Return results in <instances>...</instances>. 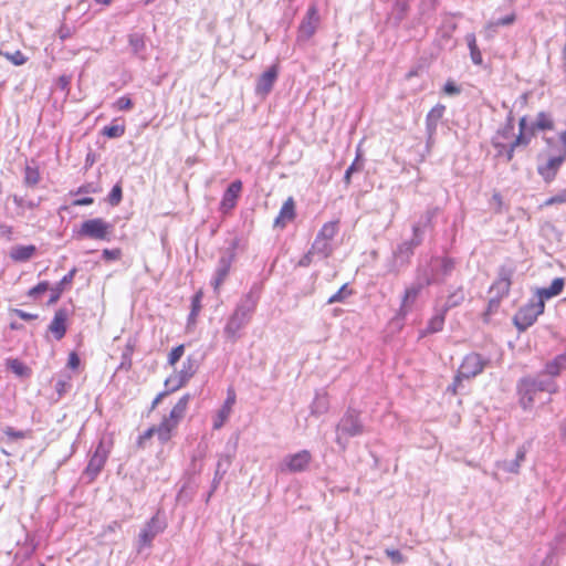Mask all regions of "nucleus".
<instances>
[{"label":"nucleus","mask_w":566,"mask_h":566,"mask_svg":"<svg viewBox=\"0 0 566 566\" xmlns=\"http://www.w3.org/2000/svg\"><path fill=\"white\" fill-rule=\"evenodd\" d=\"M318 23L317 10L311 7L298 27L297 42H307L315 34Z\"/></svg>","instance_id":"obj_16"},{"label":"nucleus","mask_w":566,"mask_h":566,"mask_svg":"<svg viewBox=\"0 0 566 566\" xmlns=\"http://www.w3.org/2000/svg\"><path fill=\"white\" fill-rule=\"evenodd\" d=\"M415 281L421 283L426 287L437 284L431 261L426 265H419L417 268Z\"/></svg>","instance_id":"obj_30"},{"label":"nucleus","mask_w":566,"mask_h":566,"mask_svg":"<svg viewBox=\"0 0 566 566\" xmlns=\"http://www.w3.org/2000/svg\"><path fill=\"white\" fill-rule=\"evenodd\" d=\"M565 155H556L552 156L547 159L546 163L537 166V172L543 178V180L547 184L552 182L562 165L565 163Z\"/></svg>","instance_id":"obj_17"},{"label":"nucleus","mask_w":566,"mask_h":566,"mask_svg":"<svg viewBox=\"0 0 566 566\" xmlns=\"http://www.w3.org/2000/svg\"><path fill=\"white\" fill-rule=\"evenodd\" d=\"M501 301H502V298H500L499 296L491 295L489 303H488V308L485 311V315H492L495 312H497V310L501 305Z\"/></svg>","instance_id":"obj_56"},{"label":"nucleus","mask_w":566,"mask_h":566,"mask_svg":"<svg viewBox=\"0 0 566 566\" xmlns=\"http://www.w3.org/2000/svg\"><path fill=\"white\" fill-rule=\"evenodd\" d=\"M9 369L14 373L15 375L23 377L29 375V368L24 366L21 361L18 359H11L8 361Z\"/></svg>","instance_id":"obj_48"},{"label":"nucleus","mask_w":566,"mask_h":566,"mask_svg":"<svg viewBox=\"0 0 566 566\" xmlns=\"http://www.w3.org/2000/svg\"><path fill=\"white\" fill-rule=\"evenodd\" d=\"M311 460L312 454L307 450H301L294 454H287L281 463V471L291 473L303 472L308 468Z\"/></svg>","instance_id":"obj_13"},{"label":"nucleus","mask_w":566,"mask_h":566,"mask_svg":"<svg viewBox=\"0 0 566 566\" xmlns=\"http://www.w3.org/2000/svg\"><path fill=\"white\" fill-rule=\"evenodd\" d=\"M67 314L65 311H59L55 313L51 324L49 325V331L52 333L56 340H60L64 337L66 332V322Z\"/></svg>","instance_id":"obj_27"},{"label":"nucleus","mask_w":566,"mask_h":566,"mask_svg":"<svg viewBox=\"0 0 566 566\" xmlns=\"http://www.w3.org/2000/svg\"><path fill=\"white\" fill-rule=\"evenodd\" d=\"M465 294L463 287H457L453 292L449 293L446 303L441 307L443 312H449L451 308L461 305L464 302Z\"/></svg>","instance_id":"obj_34"},{"label":"nucleus","mask_w":566,"mask_h":566,"mask_svg":"<svg viewBox=\"0 0 566 566\" xmlns=\"http://www.w3.org/2000/svg\"><path fill=\"white\" fill-rule=\"evenodd\" d=\"M102 134L108 138H118L125 134V126L120 124H111L105 126Z\"/></svg>","instance_id":"obj_43"},{"label":"nucleus","mask_w":566,"mask_h":566,"mask_svg":"<svg viewBox=\"0 0 566 566\" xmlns=\"http://www.w3.org/2000/svg\"><path fill=\"white\" fill-rule=\"evenodd\" d=\"M0 238L7 241L13 240V228L7 223H0Z\"/></svg>","instance_id":"obj_63"},{"label":"nucleus","mask_w":566,"mask_h":566,"mask_svg":"<svg viewBox=\"0 0 566 566\" xmlns=\"http://www.w3.org/2000/svg\"><path fill=\"white\" fill-rule=\"evenodd\" d=\"M446 315L447 312H443L442 308H436V314L429 319L426 329L421 332V336L441 332L444 326Z\"/></svg>","instance_id":"obj_28"},{"label":"nucleus","mask_w":566,"mask_h":566,"mask_svg":"<svg viewBox=\"0 0 566 566\" xmlns=\"http://www.w3.org/2000/svg\"><path fill=\"white\" fill-rule=\"evenodd\" d=\"M554 122L549 114L539 112L536 119L530 125L531 135H534L536 130H553Z\"/></svg>","instance_id":"obj_32"},{"label":"nucleus","mask_w":566,"mask_h":566,"mask_svg":"<svg viewBox=\"0 0 566 566\" xmlns=\"http://www.w3.org/2000/svg\"><path fill=\"white\" fill-rule=\"evenodd\" d=\"M353 294V290L348 289V284H344L336 293L328 300L327 304L342 303Z\"/></svg>","instance_id":"obj_44"},{"label":"nucleus","mask_w":566,"mask_h":566,"mask_svg":"<svg viewBox=\"0 0 566 566\" xmlns=\"http://www.w3.org/2000/svg\"><path fill=\"white\" fill-rule=\"evenodd\" d=\"M102 256L106 261H115L120 259L122 250L120 249H105L103 250Z\"/></svg>","instance_id":"obj_57"},{"label":"nucleus","mask_w":566,"mask_h":566,"mask_svg":"<svg viewBox=\"0 0 566 566\" xmlns=\"http://www.w3.org/2000/svg\"><path fill=\"white\" fill-rule=\"evenodd\" d=\"M395 10L397 11L395 19L398 23H400L406 18L408 11L407 0H396Z\"/></svg>","instance_id":"obj_50"},{"label":"nucleus","mask_w":566,"mask_h":566,"mask_svg":"<svg viewBox=\"0 0 566 566\" xmlns=\"http://www.w3.org/2000/svg\"><path fill=\"white\" fill-rule=\"evenodd\" d=\"M514 130V117L512 112L509 113L505 125L499 129L497 135L504 139H509L513 136Z\"/></svg>","instance_id":"obj_45"},{"label":"nucleus","mask_w":566,"mask_h":566,"mask_svg":"<svg viewBox=\"0 0 566 566\" xmlns=\"http://www.w3.org/2000/svg\"><path fill=\"white\" fill-rule=\"evenodd\" d=\"M295 217V203L290 197L281 207L279 216L274 219V227L284 228L286 222L293 220Z\"/></svg>","instance_id":"obj_26"},{"label":"nucleus","mask_w":566,"mask_h":566,"mask_svg":"<svg viewBox=\"0 0 566 566\" xmlns=\"http://www.w3.org/2000/svg\"><path fill=\"white\" fill-rule=\"evenodd\" d=\"M531 448V442H525L520 446L516 450L515 458L513 460H504L501 462L500 468L509 473H518L522 463L525 461L526 453Z\"/></svg>","instance_id":"obj_22"},{"label":"nucleus","mask_w":566,"mask_h":566,"mask_svg":"<svg viewBox=\"0 0 566 566\" xmlns=\"http://www.w3.org/2000/svg\"><path fill=\"white\" fill-rule=\"evenodd\" d=\"M361 169V165H358V158H356L352 165L346 169L344 175V181L346 185L350 184L352 175Z\"/></svg>","instance_id":"obj_58"},{"label":"nucleus","mask_w":566,"mask_h":566,"mask_svg":"<svg viewBox=\"0 0 566 566\" xmlns=\"http://www.w3.org/2000/svg\"><path fill=\"white\" fill-rule=\"evenodd\" d=\"M40 181V172L36 167L27 166L24 170V184L29 187L38 185Z\"/></svg>","instance_id":"obj_42"},{"label":"nucleus","mask_w":566,"mask_h":566,"mask_svg":"<svg viewBox=\"0 0 566 566\" xmlns=\"http://www.w3.org/2000/svg\"><path fill=\"white\" fill-rule=\"evenodd\" d=\"M440 213L439 207H429L427 210L421 214L419 221L413 224L412 228H419L421 237L423 238L424 230L427 228L432 227L433 219Z\"/></svg>","instance_id":"obj_33"},{"label":"nucleus","mask_w":566,"mask_h":566,"mask_svg":"<svg viewBox=\"0 0 566 566\" xmlns=\"http://www.w3.org/2000/svg\"><path fill=\"white\" fill-rule=\"evenodd\" d=\"M516 390L518 401L524 410L533 407L537 392L555 394L558 391L557 382L539 373L535 376H525L517 381Z\"/></svg>","instance_id":"obj_2"},{"label":"nucleus","mask_w":566,"mask_h":566,"mask_svg":"<svg viewBox=\"0 0 566 566\" xmlns=\"http://www.w3.org/2000/svg\"><path fill=\"white\" fill-rule=\"evenodd\" d=\"M385 554L391 559L392 564L395 565H400L406 562L405 556L398 549L386 548Z\"/></svg>","instance_id":"obj_52"},{"label":"nucleus","mask_w":566,"mask_h":566,"mask_svg":"<svg viewBox=\"0 0 566 566\" xmlns=\"http://www.w3.org/2000/svg\"><path fill=\"white\" fill-rule=\"evenodd\" d=\"M566 369V353L559 354L555 356L552 360L547 361L545 364V367L542 371H539L541 375H545L547 377H551L555 380L557 376L560 375L563 370Z\"/></svg>","instance_id":"obj_23"},{"label":"nucleus","mask_w":566,"mask_h":566,"mask_svg":"<svg viewBox=\"0 0 566 566\" xmlns=\"http://www.w3.org/2000/svg\"><path fill=\"white\" fill-rule=\"evenodd\" d=\"M531 132L530 133H520L518 136L512 142L513 147H527L532 139Z\"/></svg>","instance_id":"obj_54"},{"label":"nucleus","mask_w":566,"mask_h":566,"mask_svg":"<svg viewBox=\"0 0 566 566\" xmlns=\"http://www.w3.org/2000/svg\"><path fill=\"white\" fill-rule=\"evenodd\" d=\"M516 266L512 261L503 263L497 270V277L489 289V293L500 298H504L509 295L512 279L515 274Z\"/></svg>","instance_id":"obj_6"},{"label":"nucleus","mask_w":566,"mask_h":566,"mask_svg":"<svg viewBox=\"0 0 566 566\" xmlns=\"http://www.w3.org/2000/svg\"><path fill=\"white\" fill-rule=\"evenodd\" d=\"M190 398V394H185L170 410L169 416L165 417L159 423L158 439L161 443H165L170 439L171 431L177 427L186 413Z\"/></svg>","instance_id":"obj_4"},{"label":"nucleus","mask_w":566,"mask_h":566,"mask_svg":"<svg viewBox=\"0 0 566 566\" xmlns=\"http://www.w3.org/2000/svg\"><path fill=\"white\" fill-rule=\"evenodd\" d=\"M198 368V360L189 355L182 363V368L179 371H175L165 380V387L170 388V391L182 388L195 376Z\"/></svg>","instance_id":"obj_7"},{"label":"nucleus","mask_w":566,"mask_h":566,"mask_svg":"<svg viewBox=\"0 0 566 566\" xmlns=\"http://www.w3.org/2000/svg\"><path fill=\"white\" fill-rule=\"evenodd\" d=\"M423 241L419 228H412V238L409 241L400 243L394 251L395 259L401 264H407L413 255V251Z\"/></svg>","instance_id":"obj_14"},{"label":"nucleus","mask_w":566,"mask_h":566,"mask_svg":"<svg viewBox=\"0 0 566 566\" xmlns=\"http://www.w3.org/2000/svg\"><path fill=\"white\" fill-rule=\"evenodd\" d=\"M242 190V182L241 180H234L232 181L226 191L223 192L221 202H220V211L223 213L229 212L232 210L238 201V198L240 196V192Z\"/></svg>","instance_id":"obj_21"},{"label":"nucleus","mask_w":566,"mask_h":566,"mask_svg":"<svg viewBox=\"0 0 566 566\" xmlns=\"http://www.w3.org/2000/svg\"><path fill=\"white\" fill-rule=\"evenodd\" d=\"M493 146L499 149V153L501 154L502 150H506V160L507 161H511L514 157V150L517 148V147H513V143H511L509 146L502 144V143H499V142H495L493 140Z\"/></svg>","instance_id":"obj_53"},{"label":"nucleus","mask_w":566,"mask_h":566,"mask_svg":"<svg viewBox=\"0 0 566 566\" xmlns=\"http://www.w3.org/2000/svg\"><path fill=\"white\" fill-rule=\"evenodd\" d=\"M36 252V248L33 244L30 245H14L10 250V258L15 262L29 261Z\"/></svg>","instance_id":"obj_31"},{"label":"nucleus","mask_w":566,"mask_h":566,"mask_svg":"<svg viewBox=\"0 0 566 566\" xmlns=\"http://www.w3.org/2000/svg\"><path fill=\"white\" fill-rule=\"evenodd\" d=\"M424 287L426 286H423L421 283H418L415 280L408 287H406L401 300L400 308L398 311V316L400 318H405L407 316L412 305L415 304L417 297Z\"/></svg>","instance_id":"obj_18"},{"label":"nucleus","mask_w":566,"mask_h":566,"mask_svg":"<svg viewBox=\"0 0 566 566\" xmlns=\"http://www.w3.org/2000/svg\"><path fill=\"white\" fill-rule=\"evenodd\" d=\"M70 281H71V272L65 274L63 276V279L60 281V283H57L55 286L50 285L49 291H51V295H50L49 303H55L60 298V295L62 292V285L69 283Z\"/></svg>","instance_id":"obj_40"},{"label":"nucleus","mask_w":566,"mask_h":566,"mask_svg":"<svg viewBox=\"0 0 566 566\" xmlns=\"http://www.w3.org/2000/svg\"><path fill=\"white\" fill-rule=\"evenodd\" d=\"M333 251L334 249L331 241L316 235L310 249V254H315L321 259H327L332 255Z\"/></svg>","instance_id":"obj_29"},{"label":"nucleus","mask_w":566,"mask_h":566,"mask_svg":"<svg viewBox=\"0 0 566 566\" xmlns=\"http://www.w3.org/2000/svg\"><path fill=\"white\" fill-rule=\"evenodd\" d=\"M115 106L118 111H128L133 107V101L128 96H120L116 101Z\"/></svg>","instance_id":"obj_60"},{"label":"nucleus","mask_w":566,"mask_h":566,"mask_svg":"<svg viewBox=\"0 0 566 566\" xmlns=\"http://www.w3.org/2000/svg\"><path fill=\"white\" fill-rule=\"evenodd\" d=\"M109 451L111 442L106 443L104 440H102L96 447V450L91 457L84 471V475L87 476L88 482L93 481L99 474L108 458Z\"/></svg>","instance_id":"obj_11"},{"label":"nucleus","mask_w":566,"mask_h":566,"mask_svg":"<svg viewBox=\"0 0 566 566\" xmlns=\"http://www.w3.org/2000/svg\"><path fill=\"white\" fill-rule=\"evenodd\" d=\"M566 203V188L559 190L544 201L545 207Z\"/></svg>","instance_id":"obj_49"},{"label":"nucleus","mask_w":566,"mask_h":566,"mask_svg":"<svg viewBox=\"0 0 566 566\" xmlns=\"http://www.w3.org/2000/svg\"><path fill=\"white\" fill-rule=\"evenodd\" d=\"M515 19H516L515 14L510 13L503 18L492 20V22H494L496 27H506V25L513 24Z\"/></svg>","instance_id":"obj_62"},{"label":"nucleus","mask_w":566,"mask_h":566,"mask_svg":"<svg viewBox=\"0 0 566 566\" xmlns=\"http://www.w3.org/2000/svg\"><path fill=\"white\" fill-rule=\"evenodd\" d=\"M446 112V106L442 104H437L433 106L426 116V132L428 136L427 144L431 145L434 140V135L437 133L438 124L443 117Z\"/></svg>","instance_id":"obj_19"},{"label":"nucleus","mask_w":566,"mask_h":566,"mask_svg":"<svg viewBox=\"0 0 566 566\" xmlns=\"http://www.w3.org/2000/svg\"><path fill=\"white\" fill-rule=\"evenodd\" d=\"M203 297V292L199 290L195 293V295L191 297V311L188 315V323H193L196 321V317L198 316L200 310H201V301Z\"/></svg>","instance_id":"obj_39"},{"label":"nucleus","mask_w":566,"mask_h":566,"mask_svg":"<svg viewBox=\"0 0 566 566\" xmlns=\"http://www.w3.org/2000/svg\"><path fill=\"white\" fill-rule=\"evenodd\" d=\"M4 55L14 65H23L27 62V57L21 51H15L14 53H6Z\"/></svg>","instance_id":"obj_55"},{"label":"nucleus","mask_w":566,"mask_h":566,"mask_svg":"<svg viewBox=\"0 0 566 566\" xmlns=\"http://www.w3.org/2000/svg\"><path fill=\"white\" fill-rule=\"evenodd\" d=\"M166 527L167 523L165 518L160 517L158 513L155 514L138 535V552H140L143 547H150L154 538L163 533Z\"/></svg>","instance_id":"obj_10"},{"label":"nucleus","mask_w":566,"mask_h":566,"mask_svg":"<svg viewBox=\"0 0 566 566\" xmlns=\"http://www.w3.org/2000/svg\"><path fill=\"white\" fill-rule=\"evenodd\" d=\"M431 263L437 284L443 283L454 270V261L451 258L434 256L431 258Z\"/></svg>","instance_id":"obj_20"},{"label":"nucleus","mask_w":566,"mask_h":566,"mask_svg":"<svg viewBox=\"0 0 566 566\" xmlns=\"http://www.w3.org/2000/svg\"><path fill=\"white\" fill-rule=\"evenodd\" d=\"M129 45L134 53L139 54L143 52L146 48L145 39L143 34L139 33H133L129 35Z\"/></svg>","instance_id":"obj_41"},{"label":"nucleus","mask_w":566,"mask_h":566,"mask_svg":"<svg viewBox=\"0 0 566 566\" xmlns=\"http://www.w3.org/2000/svg\"><path fill=\"white\" fill-rule=\"evenodd\" d=\"M122 199H123L122 185H120V182H117L112 188V190H111V192L108 195L107 201H108V203L111 206L115 207V206H118L120 203Z\"/></svg>","instance_id":"obj_46"},{"label":"nucleus","mask_w":566,"mask_h":566,"mask_svg":"<svg viewBox=\"0 0 566 566\" xmlns=\"http://www.w3.org/2000/svg\"><path fill=\"white\" fill-rule=\"evenodd\" d=\"M564 285L565 282L563 277L554 279L548 287L537 289V298L535 301H543L545 303V300H549L552 297L559 295L563 292Z\"/></svg>","instance_id":"obj_25"},{"label":"nucleus","mask_w":566,"mask_h":566,"mask_svg":"<svg viewBox=\"0 0 566 566\" xmlns=\"http://www.w3.org/2000/svg\"><path fill=\"white\" fill-rule=\"evenodd\" d=\"M112 226L101 218L90 219L82 223L77 234L95 240H106Z\"/></svg>","instance_id":"obj_12"},{"label":"nucleus","mask_w":566,"mask_h":566,"mask_svg":"<svg viewBox=\"0 0 566 566\" xmlns=\"http://www.w3.org/2000/svg\"><path fill=\"white\" fill-rule=\"evenodd\" d=\"M365 431L366 427L361 419V412L348 407L335 427V442L340 450L345 451L348 447V440L364 434Z\"/></svg>","instance_id":"obj_3"},{"label":"nucleus","mask_w":566,"mask_h":566,"mask_svg":"<svg viewBox=\"0 0 566 566\" xmlns=\"http://www.w3.org/2000/svg\"><path fill=\"white\" fill-rule=\"evenodd\" d=\"M337 232L338 221H329L323 224V227L321 228L316 235L332 242Z\"/></svg>","instance_id":"obj_38"},{"label":"nucleus","mask_w":566,"mask_h":566,"mask_svg":"<svg viewBox=\"0 0 566 566\" xmlns=\"http://www.w3.org/2000/svg\"><path fill=\"white\" fill-rule=\"evenodd\" d=\"M49 289H50L49 282H46V281L40 282L38 285H35L34 287L29 290L28 296L33 300H39L42 296V294H44L45 292L49 291Z\"/></svg>","instance_id":"obj_47"},{"label":"nucleus","mask_w":566,"mask_h":566,"mask_svg":"<svg viewBox=\"0 0 566 566\" xmlns=\"http://www.w3.org/2000/svg\"><path fill=\"white\" fill-rule=\"evenodd\" d=\"M237 244H238L237 241H233L231 243V247H229L228 249H226L222 252V254L218 261V264H217L216 271H214V275L211 281V285L216 293L219 292L220 286L224 283V281L227 280V277L230 273L231 265L235 260Z\"/></svg>","instance_id":"obj_8"},{"label":"nucleus","mask_w":566,"mask_h":566,"mask_svg":"<svg viewBox=\"0 0 566 566\" xmlns=\"http://www.w3.org/2000/svg\"><path fill=\"white\" fill-rule=\"evenodd\" d=\"M234 402H235V392L233 389L230 388L228 390L227 399H226L223 406L221 407V409L218 411L217 418L213 421V429L218 430L224 424L226 420L230 416V412H231V409H232V406L234 405Z\"/></svg>","instance_id":"obj_24"},{"label":"nucleus","mask_w":566,"mask_h":566,"mask_svg":"<svg viewBox=\"0 0 566 566\" xmlns=\"http://www.w3.org/2000/svg\"><path fill=\"white\" fill-rule=\"evenodd\" d=\"M185 353V345H178L170 350L168 354V364L175 366L177 361L182 357Z\"/></svg>","instance_id":"obj_51"},{"label":"nucleus","mask_w":566,"mask_h":566,"mask_svg":"<svg viewBox=\"0 0 566 566\" xmlns=\"http://www.w3.org/2000/svg\"><path fill=\"white\" fill-rule=\"evenodd\" d=\"M443 92L448 95H458L461 93V88L453 81H448L443 86Z\"/></svg>","instance_id":"obj_64"},{"label":"nucleus","mask_w":566,"mask_h":566,"mask_svg":"<svg viewBox=\"0 0 566 566\" xmlns=\"http://www.w3.org/2000/svg\"><path fill=\"white\" fill-rule=\"evenodd\" d=\"M261 293L262 285L253 283L249 291L241 295L223 327L227 340L235 343L242 337V331L250 324L256 311Z\"/></svg>","instance_id":"obj_1"},{"label":"nucleus","mask_w":566,"mask_h":566,"mask_svg":"<svg viewBox=\"0 0 566 566\" xmlns=\"http://www.w3.org/2000/svg\"><path fill=\"white\" fill-rule=\"evenodd\" d=\"M233 458L234 451L232 453H224L219 457L216 465V472L218 478L226 475V473L228 472L232 464Z\"/></svg>","instance_id":"obj_37"},{"label":"nucleus","mask_w":566,"mask_h":566,"mask_svg":"<svg viewBox=\"0 0 566 566\" xmlns=\"http://www.w3.org/2000/svg\"><path fill=\"white\" fill-rule=\"evenodd\" d=\"M3 432L8 438H10L12 440L24 439L27 437L25 431L15 430L12 427H6L3 429Z\"/></svg>","instance_id":"obj_59"},{"label":"nucleus","mask_w":566,"mask_h":566,"mask_svg":"<svg viewBox=\"0 0 566 566\" xmlns=\"http://www.w3.org/2000/svg\"><path fill=\"white\" fill-rule=\"evenodd\" d=\"M329 408V402L326 394H316L312 405H311V413L313 416H321L327 412Z\"/></svg>","instance_id":"obj_35"},{"label":"nucleus","mask_w":566,"mask_h":566,"mask_svg":"<svg viewBox=\"0 0 566 566\" xmlns=\"http://www.w3.org/2000/svg\"><path fill=\"white\" fill-rule=\"evenodd\" d=\"M465 41L470 50V56L472 62L475 65H481L483 63V57L480 49L476 45V38L474 33H468L465 35Z\"/></svg>","instance_id":"obj_36"},{"label":"nucleus","mask_w":566,"mask_h":566,"mask_svg":"<svg viewBox=\"0 0 566 566\" xmlns=\"http://www.w3.org/2000/svg\"><path fill=\"white\" fill-rule=\"evenodd\" d=\"M489 364V359L482 357L478 353L468 354L460 365L458 374L455 376V382H461L462 379H470L481 374L485 366Z\"/></svg>","instance_id":"obj_9"},{"label":"nucleus","mask_w":566,"mask_h":566,"mask_svg":"<svg viewBox=\"0 0 566 566\" xmlns=\"http://www.w3.org/2000/svg\"><path fill=\"white\" fill-rule=\"evenodd\" d=\"M279 77V65L273 64L264 71L256 80L254 93L258 96H268Z\"/></svg>","instance_id":"obj_15"},{"label":"nucleus","mask_w":566,"mask_h":566,"mask_svg":"<svg viewBox=\"0 0 566 566\" xmlns=\"http://www.w3.org/2000/svg\"><path fill=\"white\" fill-rule=\"evenodd\" d=\"M545 304L543 301L531 300L527 304L520 307L513 316V323L518 332H525L532 326L539 315L544 313Z\"/></svg>","instance_id":"obj_5"},{"label":"nucleus","mask_w":566,"mask_h":566,"mask_svg":"<svg viewBox=\"0 0 566 566\" xmlns=\"http://www.w3.org/2000/svg\"><path fill=\"white\" fill-rule=\"evenodd\" d=\"M159 426L148 428L143 434L138 438V446L144 447L146 440L150 439L155 433L158 436Z\"/></svg>","instance_id":"obj_61"}]
</instances>
